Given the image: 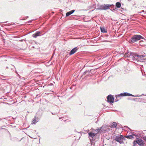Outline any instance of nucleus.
Returning <instances> with one entry per match:
<instances>
[{
	"mask_svg": "<svg viewBox=\"0 0 146 146\" xmlns=\"http://www.w3.org/2000/svg\"><path fill=\"white\" fill-rule=\"evenodd\" d=\"M145 39L144 38L140 35H135L131 38L129 42L130 43H135L138 40L141 39Z\"/></svg>",
	"mask_w": 146,
	"mask_h": 146,
	"instance_id": "1",
	"label": "nucleus"
},
{
	"mask_svg": "<svg viewBox=\"0 0 146 146\" xmlns=\"http://www.w3.org/2000/svg\"><path fill=\"white\" fill-rule=\"evenodd\" d=\"M146 55H139L137 54H133V60H137L140 62H144L146 59L144 58L145 56Z\"/></svg>",
	"mask_w": 146,
	"mask_h": 146,
	"instance_id": "2",
	"label": "nucleus"
},
{
	"mask_svg": "<svg viewBox=\"0 0 146 146\" xmlns=\"http://www.w3.org/2000/svg\"><path fill=\"white\" fill-rule=\"evenodd\" d=\"M112 5L109 4L102 5L99 6L98 9L101 10H106L109 9Z\"/></svg>",
	"mask_w": 146,
	"mask_h": 146,
	"instance_id": "3",
	"label": "nucleus"
},
{
	"mask_svg": "<svg viewBox=\"0 0 146 146\" xmlns=\"http://www.w3.org/2000/svg\"><path fill=\"white\" fill-rule=\"evenodd\" d=\"M124 139L123 136L121 135H120L119 136L116 137L115 139V140L120 143H123V140Z\"/></svg>",
	"mask_w": 146,
	"mask_h": 146,
	"instance_id": "4",
	"label": "nucleus"
},
{
	"mask_svg": "<svg viewBox=\"0 0 146 146\" xmlns=\"http://www.w3.org/2000/svg\"><path fill=\"white\" fill-rule=\"evenodd\" d=\"M110 127V126H108L105 125H103L101 127V128L102 129V131L103 132H108L110 130V129L109 128Z\"/></svg>",
	"mask_w": 146,
	"mask_h": 146,
	"instance_id": "5",
	"label": "nucleus"
},
{
	"mask_svg": "<svg viewBox=\"0 0 146 146\" xmlns=\"http://www.w3.org/2000/svg\"><path fill=\"white\" fill-rule=\"evenodd\" d=\"M107 101L111 103H113L114 101V98L111 95H108L107 97Z\"/></svg>",
	"mask_w": 146,
	"mask_h": 146,
	"instance_id": "6",
	"label": "nucleus"
},
{
	"mask_svg": "<svg viewBox=\"0 0 146 146\" xmlns=\"http://www.w3.org/2000/svg\"><path fill=\"white\" fill-rule=\"evenodd\" d=\"M78 48L77 47H76L72 49L69 52V55H72L75 53L77 50Z\"/></svg>",
	"mask_w": 146,
	"mask_h": 146,
	"instance_id": "7",
	"label": "nucleus"
},
{
	"mask_svg": "<svg viewBox=\"0 0 146 146\" xmlns=\"http://www.w3.org/2000/svg\"><path fill=\"white\" fill-rule=\"evenodd\" d=\"M120 95L121 96H137V97L140 96H134L133 95H132L128 93H122L120 94Z\"/></svg>",
	"mask_w": 146,
	"mask_h": 146,
	"instance_id": "8",
	"label": "nucleus"
},
{
	"mask_svg": "<svg viewBox=\"0 0 146 146\" xmlns=\"http://www.w3.org/2000/svg\"><path fill=\"white\" fill-rule=\"evenodd\" d=\"M75 10H73L71 11L67 12L66 14V16L68 17L70 15L72 14L74 11Z\"/></svg>",
	"mask_w": 146,
	"mask_h": 146,
	"instance_id": "9",
	"label": "nucleus"
},
{
	"mask_svg": "<svg viewBox=\"0 0 146 146\" xmlns=\"http://www.w3.org/2000/svg\"><path fill=\"white\" fill-rule=\"evenodd\" d=\"M88 135L89 136L91 137L92 138H93L96 135V134L90 132L88 133Z\"/></svg>",
	"mask_w": 146,
	"mask_h": 146,
	"instance_id": "10",
	"label": "nucleus"
},
{
	"mask_svg": "<svg viewBox=\"0 0 146 146\" xmlns=\"http://www.w3.org/2000/svg\"><path fill=\"white\" fill-rule=\"evenodd\" d=\"M131 55L130 53L129 52L125 53L124 54V56L126 58H128Z\"/></svg>",
	"mask_w": 146,
	"mask_h": 146,
	"instance_id": "11",
	"label": "nucleus"
},
{
	"mask_svg": "<svg viewBox=\"0 0 146 146\" xmlns=\"http://www.w3.org/2000/svg\"><path fill=\"white\" fill-rule=\"evenodd\" d=\"M90 71L91 70H90V71L88 70L85 71L83 73L82 75H88L90 73Z\"/></svg>",
	"mask_w": 146,
	"mask_h": 146,
	"instance_id": "12",
	"label": "nucleus"
},
{
	"mask_svg": "<svg viewBox=\"0 0 146 146\" xmlns=\"http://www.w3.org/2000/svg\"><path fill=\"white\" fill-rule=\"evenodd\" d=\"M111 128H115L117 126V124L115 122H113L111 124Z\"/></svg>",
	"mask_w": 146,
	"mask_h": 146,
	"instance_id": "13",
	"label": "nucleus"
},
{
	"mask_svg": "<svg viewBox=\"0 0 146 146\" xmlns=\"http://www.w3.org/2000/svg\"><path fill=\"white\" fill-rule=\"evenodd\" d=\"M116 6L117 7V8H120L121 7V5L120 3L119 2H117L116 3Z\"/></svg>",
	"mask_w": 146,
	"mask_h": 146,
	"instance_id": "14",
	"label": "nucleus"
},
{
	"mask_svg": "<svg viewBox=\"0 0 146 146\" xmlns=\"http://www.w3.org/2000/svg\"><path fill=\"white\" fill-rule=\"evenodd\" d=\"M100 130L102 131V129L101 128V127L99 128L98 129H97L95 130V131L96 133L95 134H96V135L99 132H100Z\"/></svg>",
	"mask_w": 146,
	"mask_h": 146,
	"instance_id": "15",
	"label": "nucleus"
},
{
	"mask_svg": "<svg viewBox=\"0 0 146 146\" xmlns=\"http://www.w3.org/2000/svg\"><path fill=\"white\" fill-rule=\"evenodd\" d=\"M101 30L102 33H106L107 32V31H106L105 29L103 28H101Z\"/></svg>",
	"mask_w": 146,
	"mask_h": 146,
	"instance_id": "16",
	"label": "nucleus"
},
{
	"mask_svg": "<svg viewBox=\"0 0 146 146\" xmlns=\"http://www.w3.org/2000/svg\"><path fill=\"white\" fill-rule=\"evenodd\" d=\"M126 137L128 139H132L133 138V137L132 135H129L126 136Z\"/></svg>",
	"mask_w": 146,
	"mask_h": 146,
	"instance_id": "17",
	"label": "nucleus"
},
{
	"mask_svg": "<svg viewBox=\"0 0 146 146\" xmlns=\"http://www.w3.org/2000/svg\"><path fill=\"white\" fill-rule=\"evenodd\" d=\"M44 34H42V32L40 31H37V36H39L40 35H42Z\"/></svg>",
	"mask_w": 146,
	"mask_h": 146,
	"instance_id": "18",
	"label": "nucleus"
},
{
	"mask_svg": "<svg viewBox=\"0 0 146 146\" xmlns=\"http://www.w3.org/2000/svg\"><path fill=\"white\" fill-rule=\"evenodd\" d=\"M137 142V143L140 145H141L143 144V142L139 140H138Z\"/></svg>",
	"mask_w": 146,
	"mask_h": 146,
	"instance_id": "19",
	"label": "nucleus"
},
{
	"mask_svg": "<svg viewBox=\"0 0 146 146\" xmlns=\"http://www.w3.org/2000/svg\"><path fill=\"white\" fill-rule=\"evenodd\" d=\"M33 36L34 37H36V33H35V34H33Z\"/></svg>",
	"mask_w": 146,
	"mask_h": 146,
	"instance_id": "20",
	"label": "nucleus"
},
{
	"mask_svg": "<svg viewBox=\"0 0 146 146\" xmlns=\"http://www.w3.org/2000/svg\"><path fill=\"white\" fill-rule=\"evenodd\" d=\"M36 121V119H35L34 120H33L32 121V123L35 124V122Z\"/></svg>",
	"mask_w": 146,
	"mask_h": 146,
	"instance_id": "21",
	"label": "nucleus"
},
{
	"mask_svg": "<svg viewBox=\"0 0 146 146\" xmlns=\"http://www.w3.org/2000/svg\"><path fill=\"white\" fill-rule=\"evenodd\" d=\"M133 135H134V136H136V135H134V134H133Z\"/></svg>",
	"mask_w": 146,
	"mask_h": 146,
	"instance_id": "22",
	"label": "nucleus"
},
{
	"mask_svg": "<svg viewBox=\"0 0 146 146\" xmlns=\"http://www.w3.org/2000/svg\"><path fill=\"white\" fill-rule=\"evenodd\" d=\"M115 101H116V102H117V100H115Z\"/></svg>",
	"mask_w": 146,
	"mask_h": 146,
	"instance_id": "23",
	"label": "nucleus"
},
{
	"mask_svg": "<svg viewBox=\"0 0 146 146\" xmlns=\"http://www.w3.org/2000/svg\"><path fill=\"white\" fill-rule=\"evenodd\" d=\"M113 10H115V9H113Z\"/></svg>",
	"mask_w": 146,
	"mask_h": 146,
	"instance_id": "24",
	"label": "nucleus"
}]
</instances>
